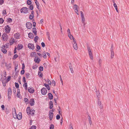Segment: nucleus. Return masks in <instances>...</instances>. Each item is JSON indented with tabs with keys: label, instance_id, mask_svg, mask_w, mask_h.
Instances as JSON below:
<instances>
[{
	"label": "nucleus",
	"instance_id": "64",
	"mask_svg": "<svg viewBox=\"0 0 129 129\" xmlns=\"http://www.w3.org/2000/svg\"><path fill=\"white\" fill-rule=\"evenodd\" d=\"M4 3V1L3 0H0V4L2 5Z\"/></svg>",
	"mask_w": 129,
	"mask_h": 129
},
{
	"label": "nucleus",
	"instance_id": "50",
	"mask_svg": "<svg viewBox=\"0 0 129 129\" xmlns=\"http://www.w3.org/2000/svg\"><path fill=\"white\" fill-rule=\"evenodd\" d=\"M4 21V20L2 18H0V23L2 24L3 23Z\"/></svg>",
	"mask_w": 129,
	"mask_h": 129
},
{
	"label": "nucleus",
	"instance_id": "24",
	"mask_svg": "<svg viewBox=\"0 0 129 129\" xmlns=\"http://www.w3.org/2000/svg\"><path fill=\"white\" fill-rule=\"evenodd\" d=\"M88 119L89 121L90 125H91L92 124V121L90 118V116H89V115H88Z\"/></svg>",
	"mask_w": 129,
	"mask_h": 129
},
{
	"label": "nucleus",
	"instance_id": "48",
	"mask_svg": "<svg viewBox=\"0 0 129 129\" xmlns=\"http://www.w3.org/2000/svg\"><path fill=\"white\" fill-rule=\"evenodd\" d=\"M81 15V18L84 17V14L81 11H80Z\"/></svg>",
	"mask_w": 129,
	"mask_h": 129
},
{
	"label": "nucleus",
	"instance_id": "45",
	"mask_svg": "<svg viewBox=\"0 0 129 129\" xmlns=\"http://www.w3.org/2000/svg\"><path fill=\"white\" fill-rule=\"evenodd\" d=\"M27 4L28 5H30L31 3V2L29 0H28L27 1Z\"/></svg>",
	"mask_w": 129,
	"mask_h": 129
},
{
	"label": "nucleus",
	"instance_id": "8",
	"mask_svg": "<svg viewBox=\"0 0 129 129\" xmlns=\"http://www.w3.org/2000/svg\"><path fill=\"white\" fill-rule=\"evenodd\" d=\"M73 43H73V47L75 50H77L78 48V47L76 41L75 40L74 41H73Z\"/></svg>",
	"mask_w": 129,
	"mask_h": 129
},
{
	"label": "nucleus",
	"instance_id": "12",
	"mask_svg": "<svg viewBox=\"0 0 129 129\" xmlns=\"http://www.w3.org/2000/svg\"><path fill=\"white\" fill-rule=\"evenodd\" d=\"M28 47L30 49H34V46L33 44H28Z\"/></svg>",
	"mask_w": 129,
	"mask_h": 129
},
{
	"label": "nucleus",
	"instance_id": "1",
	"mask_svg": "<svg viewBox=\"0 0 129 129\" xmlns=\"http://www.w3.org/2000/svg\"><path fill=\"white\" fill-rule=\"evenodd\" d=\"M13 117L15 119H17L19 120H21L22 118V116L21 113L20 112L17 115L16 110L15 108H14L13 109Z\"/></svg>",
	"mask_w": 129,
	"mask_h": 129
},
{
	"label": "nucleus",
	"instance_id": "4",
	"mask_svg": "<svg viewBox=\"0 0 129 129\" xmlns=\"http://www.w3.org/2000/svg\"><path fill=\"white\" fill-rule=\"evenodd\" d=\"M20 12L23 13H26L28 12L27 8L26 7H23L20 10Z\"/></svg>",
	"mask_w": 129,
	"mask_h": 129
},
{
	"label": "nucleus",
	"instance_id": "27",
	"mask_svg": "<svg viewBox=\"0 0 129 129\" xmlns=\"http://www.w3.org/2000/svg\"><path fill=\"white\" fill-rule=\"evenodd\" d=\"M42 56L44 58H46V54L45 52L44 51L43 52L42 54Z\"/></svg>",
	"mask_w": 129,
	"mask_h": 129
},
{
	"label": "nucleus",
	"instance_id": "33",
	"mask_svg": "<svg viewBox=\"0 0 129 129\" xmlns=\"http://www.w3.org/2000/svg\"><path fill=\"white\" fill-rule=\"evenodd\" d=\"M35 0V3H36L37 6V8L39 10V3H38V2L37 1V0Z\"/></svg>",
	"mask_w": 129,
	"mask_h": 129
},
{
	"label": "nucleus",
	"instance_id": "52",
	"mask_svg": "<svg viewBox=\"0 0 129 129\" xmlns=\"http://www.w3.org/2000/svg\"><path fill=\"white\" fill-rule=\"evenodd\" d=\"M102 62V60L101 59H100L99 60V64L100 66H101V64Z\"/></svg>",
	"mask_w": 129,
	"mask_h": 129
},
{
	"label": "nucleus",
	"instance_id": "43",
	"mask_svg": "<svg viewBox=\"0 0 129 129\" xmlns=\"http://www.w3.org/2000/svg\"><path fill=\"white\" fill-rule=\"evenodd\" d=\"M54 125L53 124H51L50 127V129H54Z\"/></svg>",
	"mask_w": 129,
	"mask_h": 129
},
{
	"label": "nucleus",
	"instance_id": "35",
	"mask_svg": "<svg viewBox=\"0 0 129 129\" xmlns=\"http://www.w3.org/2000/svg\"><path fill=\"white\" fill-rule=\"evenodd\" d=\"M81 20H82V22L84 24V25H85V19L84 17L81 18Z\"/></svg>",
	"mask_w": 129,
	"mask_h": 129
},
{
	"label": "nucleus",
	"instance_id": "13",
	"mask_svg": "<svg viewBox=\"0 0 129 129\" xmlns=\"http://www.w3.org/2000/svg\"><path fill=\"white\" fill-rule=\"evenodd\" d=\"M28 90L29 92L31 93H33L34 91V89L33 87H29Z\"/></svg>",
	"mask_w": 129,
	"mask_h": 129
},
{
	"label": "nucleus",
	"instance_id": "56",
	"mask_svg": "<svg viewBox=\"0 0 129 129\" xmlns=\"http://www.w3.org/2000/svg\"><path fill=\"white\" fill-rule=\"evenodd\" d=\"M36 127L35 126L33 125L30 129H36Z\"/></svg>",
	"mask_w": 129,
	"mask_h": 129
},
{
	"label": "nucleus",
	"instance_id": "51",
	"mask_svg": "<svg viewBox=\"0 0 129 129\" xmlns=\"http://www.w3.org/2000/svg\"><path fill=\"white\" fill-rule=\"evenodd\" d=\"M41 45L43 47H44L45 46V43L43 42H42L41 44Z\"/></svg>",
	"mask_w": 129,
	"mask_h": 129
},
{
	"label": "nucleus",
	"instance_id": "46",
	"mask_svg": "<svg viewBox=\"0 0 129 129\" xmlns=\"http://www.w3.org/2000/svg\"><path fill=\"white\" fill-rule=\"evenodd\" d=\"M56 117L57 119L59 120L60 118V116L59 115L57 114V115Z\"/></svg>",
	"mask_w": 129,
	"mask_h": 129
},
{
	"label": "nucleus",
	"instance_id": "10",
	"mask_svg": "<svg viewBox=\"0 0 129 129\" xmlns=\"http://www.w3.org/2000/svg\"><path fill=\"white\" fill-rule=\"evenodd\" d=\"M20 35L19 33H17L15 34L14 35V38L16 39H19L20 38Z\"/></svg>",
	"mask_w": 129,
	"mask_h": 129
},
{
	"label": "nucleus",
	"instance_id": "44",
	"mask_svg": "<svg viewBox=\"0 0 129 129\" xmlns=\"http://www.w3.org/2000/svg\"><path fill=\"white\" fill-rule=\"evenodd\" d=\"M11 78V76H9L8 77V78L6 79L7 82L9 81Z\"/></svg>",
	"mask_w": 129,
	"mask_h": 129
},
{
	"label": "nucleus",
	"instance_id": "60",
	"mask_svg": "<svg viewBox=\"0 0 129 129\" xmlns=\"http://www.w3.org/2000/svg\"><path fill=\"white\" fill-rule=\"evenodd\" d=\"M29 9L31 10H32L33 9V5H31L29 7Z\"/></svg>",
	"mask_w": 129,
	"mask_h": 129
},
{
	"label": "nucleus",
	"instance_id": "3",
	"mask_svg": "<svg viewBox=\"0 0 129 129\" xmlns=\"http://www.w3.org/2000/svg\"><path fill=\"white\" fill-rule=\"evenodd\" d=\"M87 49L89 55L90 56V59H93V57L92 56V54L91 52V51L90 49V47L88 45L87 46Z\"/></svg>",
	"mask_w": 129,
	"mask_h": 129
},
{
	"label": "nucleus",
	"instance_id": "39",
	"mask_svg": "<svg viewBox=\"0 0 129 129\" xmlns=\"http://www.w3.org/2000/svg\"><path fill=\"white\" fill-rule=\"evenodd\" d=\"M25 76L26 78H28L30 76V74L28 73H27L25 74Z\"/></svg>",
	"mask_w": 129,
	"mask_h": 129
},
{
	"label": "nucleus",
	"instance_id": "6",
	"mask_svg": "<svg viewBox=\"0 0 129 129\" xmlns=\"http://www.w3.org/2000/svg\"><path fill=\"white\" fill-rule=\"evenodd\" d=\"M4 28L5 32L6 33H9L11 30V28L9 25H7L5 26Z\"/></svg>",
	"mask_w": 129,
	"mask_h": 129
},
{
	"label": "nucleus",
	"instance_id": "58",
	"mask_svg": "<svg viewBox=\"0 0 129 129\" xmlns=\"http://www.w3.org/2000/svg\"><path fill=\"white\" fill-rule=\"evenodd\" d=\"M52 85H54V86H55V82L54 80H53L52 81Z\"/></svg>",
	"mask_w": 129,
	"mask_h": 129
},
{
	"label": "nucleus",
	"instance_id": "15",
	"mask_svg": "<svg viewBox=\"0 0 129 129\" xmlns=\"http://www.w3.org/2000/svg\"><path fill=\"white\" fill-rule=\"evenodd\" d=\"M69 64V67L70 70L71 71V73H74V71L73 70L72 66V64L71 63H70Z\"/></svg>",
	"mask_w": 129,
	"mask_h": 129
},
{
	"label": "nucleus",
	"instance_id": "57",
	"mask_svg": "<svg viewBox=\"0 0 129 129\" xmlns=\"http://www.w3.org/2000/svg\"><path fill=\"white\" fill-rule=\"evenodd\" d=\"M12 21V19L11 18H9L8 19V21L9 22H11Z\"/></svg>",
	"mask_w": 129,
	"mask_h": 129
},
{
	"label": "nucleus",
	"instance_id": "20",
	"mask_svg": "<svg viewBox=\"0 0 129 129\" xmlns=\"http://www.w3.org/2000/svg\"><path fill=\"white\" fill-rule=\"evenodd\" d=\"M23 47V45L22 44L18 45L17 47V49L18 50H20L22 49Z\"/></svg>",
	"mask_w": 129,
	"mask_h": 129
},
{
	"label": "nucleus",
	"instance_id": "28",
	"mask_svg": "<svg viewBox=\"0 0 129 129\" xmlns=\"http://www.w3.org/2000/svg\"><path fill=\"white\" fill-rule=\"evenodd\" d=\"M113 4H114L113 6H114V8H115V9H116L117 12H118V8H117V6L116 4H115V3H113Z\"/></svg>",
	"mask_w": 129,
	"mask_h": 129
},
{
	"label": "nucleus",
	"instance_id": "49",
	"mask_svg": "<svg viewBox=\"0 0 129 129\" xmlns=\"http://www.w3.org/2000/svg\"><path fill=\"white\" fill-rule=\"evenodd\" d=\"M15 84L16 87L17 88H18L19 87V85L18 84V83L16 82L15 83Z\"/></svg>",
	"mask_w": 129,
	"mask_h": 129
},
{
	"label": "nucleus",
	"instance_id": "2",
	"mask_svg": "<svg viewBox=\"0 0 129 129\" xmlns=\"http://www.w3.org/2000/svg\"><path fill=\"white\" fill-rule=\"evenodd\" d=\"M8 48L7 45H3L1 47L2 51L4 54H6L7 52L6 49Z\"/></svg>",
	"mask_w": 129,
	"mask_h": 129
},
{
	"label": "nucleus",
	"instance_id": "55",
	"mask_svg": "<svg viewBox=\"0 0 129 129\" xmlns=\"http://www.w3.org/2000/svg\"><path fill=\"white\" fill-rule=\"evenodd\" d=\"M24 101L25 102H27L28 103V100L27 99L25 98H24Z\"/></svg>",
	"mask_w": 129,
	"mask_h": 129
},
{
	"label": "nucleus",
	"instance_id": "11",
	"mask_svg": "<svg viewBox=\"0 0 129 129\" xmlns=\"http://www.w3.org/2000/svg\"><path fill=\"white\" fill-rule=\"evenodd\" d=\"M53 113L52 112H49V117L50 120H51L53 118Z\"/></svg>",
	"mask_w": 129,
	"mask_h": 129
},
{
	"label": "nucleus",
	"instance_id": "5",
	"mask_svg": "<svg viewBox=\"0 0 129 129\" xmlns=\"http://www.w3.org/2000/svg\"><path fill=\"white\" fill-rule=\"evenodd\" d=\"M2 39L4 41H7L8 39V36L7 34H4L2 36Z\"/></svg>",
	"mask_w": 129,
	"mask_h": 129
},
{
	"label": "nucleus",
	"instance_id": "42",
	"mask_svg": "<svg viewBox=\"0 0 129 129\" xmlns=\"http://www.w3.org/2000/svg\"><path fill=\"white\" fill-rule=\"evenodd\" d=\"M38 38L39 37L38 36H36L35 37L34 39V41L36 42H37V40L38 39Z\"/></svg>",
	"mask_w": 129,
	"mask_h": 129
},
{
	"label": "nucleus",
	"instance_id": "18",
	"mask_svg": "<svg viewBox=\"0 0 129 129\" xmlns=\"http://www.w3.org/2000/svg\"><path fill=\"white\" fill-rule=\"evenodd\" d=\"M49 105H50L49 106V109H52L53 107V103L52 101H50L49 103Z\"/></svg>",
	"mask_w": 129,
	"mask_h": 129
},
{
	"label": "nucleus",
	"instance_id": "14",
	"mask_svg": "<svg viewBox=\"0 0 129 129\" xmlns=\"http://www.w3.org/2000/svg\"><path fill=\"white\" fill-rule=\"evenodd\" d=\"M15 40L14 38H12L10 41V45H12L15 42Z\"/></svg>",
	"mask_w": 129,
	"mask_h": 129
},
{
	"label": "nucleus",
	"instance_id": "38",
	"mask_svg": "<svg viewBox=\"0 0 129 129\" xmlns=\"http://www.w3.org/2000/svg\"><path fill=\"white\" fill-rule=\"evenodd\" d=\"M46 35L48 37V39L49 40H50V37L49 36L50 33L49 32H46Z\"/></svg>",
	"mask_w": 129,
	"mask_h": 129
},
{
	"label": "nucleus",
	"instance_id": "59",
	"mask_svg": "<svg viewBox=\"0 0 129 129\" xmlns=\"http://www.w3.org/2000/svg\"><path fill=\"white\" fill-rule=\"evenodd\" d=\"M47 83L49 85H51V82L50 81L49 79H48L47 80Z\"/></svg>",
	"mask_w": 129,
	"mask_h": 129
},
{
	"label": "nucleus",
	"instance_id": "41",
	"mask_svg": "<svg viewBox=\"0 0 129 129\" xmlns=\"http://www.w3.org/2000/svg\"><path fill=\"white\" fill-rule=\"evenodd\" d=\"M114 52H111V58H112L113 57L114 55Z\"/></svg>",
	"mask_w": 129,
	"mask_h": 129
},
{
	"label": "nucleus",
	"instance_id": "25",
	"mask_svg": "<svg viewBox=\"0 0 129 129\" xmlns=\"http://www.w3.org/2000/svg\"><path fill=\"white\" fill-rule=\"evenodd\" d=\"M74 9H75V10H76V11L77 12V11H78V6L76 4H75L74 5Z\"/></svg>",
	"mask_w": 129,
	"mask_h": 129
},
{
	"label": "nucleus",
	"instance_id": "7",
	"mask_svg": "<svg viewBox=\"0 0 129 129\" xmlns=\"http://www.w3.org/2000/svg\"><path fill=\"white\" fill-rule=\"evenodd\" d=\"M47 92V90L45 88H43L42 89H41V92L42 94L43 95L46 94Z\"/></svg>",
	"mask_w": 129,
	"mask_h": 129
},
{
	"label": "nucleus",
	"instance_id": "31",
	"mask_svg": "<svg viewBox=\"0 0 129 129\" xmlns=\"http://www.w3.org/2000/svg\"><path fill=\"white\" fill-rule=\"evenodd\" d=\"M2 14L3 16H5L7 14L6 10H4L2 11Z\"/></svg>",
	"mask_w": 129,
	"mask_h": 129
},
{
	"label": "nucleus",
	"instance_id": "16",
	"mask_svg": "<svg viewBox=\"0 0 129 129\" xmlns=\"http://www.w3.org/2000/svg\"><path fill=\"white\" fill-rule=\"evenodd\" d=\"M34 12L32 11L31 13L30 14L29 17V18L30 19H32L34 17Z\"/></svg>",
	"mask_w": 129,
	"mask_h": 129
},
{
	"label": "nucleus",
	"instance_id": "17",
	"mask_svg": "<svg viewBox=\"0 0 129 129\" xmlns=\"http://www.w3.org/2000/svg\"><path fill=\"white\" fill-rule=\"evenodd\" d=\"M35 104L34 100L33 99H31L30 101V104L31 106H33Z\"/></svg>",
	"mask_w": 129,
	"mask_h": 129
},
{
	"label": "nucleus",
	"instance_id": "63",
	"mask_svg": "<svg viewBox=\"0 0 129 129\" xmlns=\"http://www.w3.org/2000/svg\"><path fill=\"white\" fill-rule=\"evenodd\" d=\"M24 73V69L22 70L21 72V74H23Z\"/></svg>",
	"mask_w": 129,
	"mask_h": 129
},
{
	"label": "nucleus",
	"instance_id": "29",
	"mask_svg": "<svg viewBox=\"0 0 129 129\" xmlns=\"http://www.w3.org/2000/svg\"><path fill=\"white\" fill-rule=\"evenodd\" d=\"M35 112V110H30V112L28 114H30L31 115H33L34 114Z\"/></svg>",
	"mask_w": 129,
	"mask_h": 129
},
{
	"label": "nucleus",
	"instance_id": "21",
	"mask_svg": "<svg viewBox=\"0 0 129 129\" xmlns=\"http://www.w3.org/2000/svg\"><path fill=\"white\" fill-rule=\"evenodd\" d=\"M40 59L38 58L37 57H35L34 59L35 61V62H37L38 63H39L40 61Z\"/></svg>",
	"mask_w": 129,
	"mask_h": 129
},
{
	"label": "nucleus",
	"instance_id": "37",
	"mask_svg": "<svg viewBox=\"0 0 129 129\" xmlns=\"http://www.w3.org/2000/svg\"><path fill=\"white\" fill-rule=\"evenodd\" d=\"M98 105H99L100 104H101V101L100 100L99 97H98Z\"/></svg>",
	"mask_w": 129,
	"mask_h": 129
},
{
	"label": "nucleus",
	"instance_id": "40",
	"mask_svg": "<svg viewBox=\"0 0 129 129\" xmlns=\"http://www.w3.org/2000/svg\"><path fill=\"white\" fill-rule=\"evenodd\" d=\"M97 97H98L100 95V93L98 91H95Z\"/></svg>",
	"mask_w": 129,
	"mask_h": 129
},
{
	"label": "nucleus",
	"instance_id": "26",
	"mask_svg": "<svg viewBox=\"0 0 129 129\" xmlns=\"http://www.w3.org/2000/svg\"><path fill=\"white\" fill-rule=\"evenodd\" d=\"M8 95L9 96V95H11L12 93V90H11V88H9L8 89Z\"/></svg>",
	"mask_w": 129,
	"mask_h": 129
},
{
	"label": "nucleus",
	"instance_id": "22",
	"mask_svg": "<svg viewBox=\"0 0 129 129\" xmlns=\"http://www.w3.org/2000/svg\"><path fill=\"white\" fill-rule=\"evenodd\" d=\"M28 37L30 38L33 39L34 37V35L32 33H29L28 34Z\"/></svg>",
	"mask_w": 129,
	"mask_h": 129
},
{
	"label": "nucleus",
	"instance_id": "9",
	"mask_svg": "<svg viewBox=\"0 0 129 129\" xmlns=\"http://www.w3.org/2000/svg\"><path fill=\"white\" fill-rule=\"evenodd\" d=\"M26 27L28 29H30L32 27V24L29 22H27L26 24Z\"/></svg>",
	"mask_w": 129,
	"mask_h": 129
},
{
	"label": "nucleus",
	"instance_id": "62",
	"mask_svg": "<svg viewBox=\"0 0 129 129\" xmlns=\"http://www.w3.org/2000/svg\"><path fill=\"white\" fill-rule=\"evenodd\" d=\"M1 107L2 108V110H4L5 109V106L4 105H2L1 106Z\"/></svg>",
	"mask_w": 129,
	"mask_h": 129
},
{
	"label": "nucleus",
	"instance_id": "36",
	"mask_svg": "<svg viewBox=\"0 0 129 129\" xmlns=\"http://www.w3.org/2000/svg\"><path fill=\"white\" fill-rule=\"evenodd\" d=\"M36 53L34 52H33L31 53L30 55L31 57H34L36 55Z\"/></svg>",
	"mask_w": 129,
	"mask_h": 129
},
{
	"label": "nucleus",
	"instance_id": "61",
	"mask_svg": "<svg viewBox=\"0 0 129 129\" xmlns=\"http://www.w3.org/2000/svg\"><path fill=\"white\" fill-rule=\"evenodd\" d=\"M48 97H53L51 93H48Z\"/></svg>",
	"mask_w": 129,
	"mask_h": 129
},
{
	"label": "nucleus",
	"instance_id": "53",
	"mask_svg": "<svg viewBox=\"0 0 129 129\" xmlns=\"http://www.w3.org/2000/svg\"><path fill=\"white\" fill-rule=\"evenodd\" d=\"M18 57V55L17 54H15L13 56V59H16V58Z\"/></svg>",
	"mask_w": 129,
	"mask_h": 129
},
{
	"label": "nucleus",
	"instance_id": "32",
	"mask_svg": "<svg viewBox=\"0 0 129 129\" xmlns=\"http://www.w3.org/2000/svg\"><path fill=\"white\" fill-rule=\"evenodd\" d=\"M60 57L59 55L57 57H55L54 58V60L55 61L57 62L59 61V59Z\"/></svg>",
	"mask_w": 129,
	"mask_h": 129
},
{
	"label": "nucleus",
	"instance_id": "23",
	"mask_svg": "<svg viewBox=\"0 0 129 129\" xmlns=\"http://www.w3.org/2000/svg\"><path fill=\"white\" fill-rule=\"evenodd\" d=\"M32 31L34 33L35 35H37V31H36V29L35 27H34L33 28Z\"/></svg>",
	"mask_w": 129,
	"mask_h": 129
},
{
	"label": "nucleus",
	"instance_id": "19",
	"mask_svg": "<svg viewBox=\"0 0 129 129\" xmlns=\"http://www.w3.org/2000/svg\"><path fill=\"white\" fill-rule=\"evenodd\" d=\"M68 36L71 40H72V39H73V41H74L75 40V39L73 36L72 35H71V34L70 35H69V34H68Z\"/></svg>",
	"mask_w": 129,
	"mask_h": 129
},
{
	"label": "nucleus",
	"instance_id": "54",
	"mask_svg": "<svg viewBox=\"0 0 129 129\" xmlns=\"http://www.w3.org/2000/svg\"><path fill=\"white\" fill-rule=\"evenodd\" d=\"M98 105L99 106V107L101 109H103V106L102 104H100L99 105Z\"/></svg>",
	"mask_w": 129,
	"mask_h": 129
},
{
	"label": "nucleus",
	"instance_id": "34",
	"mask_svg": "<svg viewBox=\"0 0 129 129\" xmlns=\"http://www.w3.org/2000/svg\"><path fill=\"white\" fill-rule=\"evenodd\" d=\"M30 108L29 107H27L26 109V112L27 114H28L30 112Z\"/></svg>",
	"mask_w": 129,
	"mask_h": 129
},
{
	"label": "nucleus",
	"instance_id": "30",
	"mask_svg": "<svg viewBox=\"0 0 129 129\" xmlns=\"http://www.w3.org/2000/svg\"><path fill=\"white\" fill-rule=\"evenodd\" d=\"M49 84H46L45 83L44 84V85L47 88V89L48 90H50V88L49 86L48 85Z\"/></svg>",
	"mask_w": 129,
	"mask_h": 129
},
{
	"label": "nucleus",
	"instance_id": "47",
	"mask_svg": "<svg viewBox=\"0 0 129 129\" xmlns=\"http://www.w3.org/2000/svg\"><path fill=\"white\" fill-rule=\"evenodd\" d=\"M24 83V84L23 85V86L24 87H25L26 89L27 87V84L26 82Z\"/></svg>",
	"mask_w": 129,
	"mask_h": 129
}]
</instances>
